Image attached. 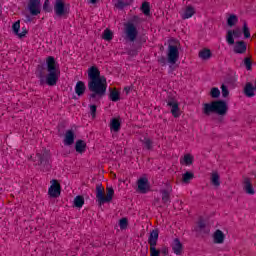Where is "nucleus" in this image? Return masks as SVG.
<instances>
[{
	"label": "nucleus",
	"mask_w": 256,
	"mask_h": 256,
	"mask_svg": "<svg viewBox=\"0 0 256 256\" xmlns=\"http://www.w3.org/2000/svg\"><path fill=\"white\" fill-rule=\"evenodd\" d=\"M102 39H104V41H112L113 32L109 28H106L102 34Z\"/></svg>",
	"instance_id": "30"
},
{
	"label": "nucleus",
	"mask_w": 256,
	"mask_h": 256,
	"mask_svg": "<svg viewBox=\"0 0 256 256\" xmlns=\"http://www.w3.org/2000/svg\"><path fill=\"white\" fill-rule=\"evenodd\" d=\"M92 99H95V97H97V94H95V92H93V94H91L90 96Z\"/></svg>",
	"instance_id": "49"
},
{
	"label": "nucleus",
	"mask_w": 256,
	"mask_h": 256,
	"mask_svg": "<svg viewBox=\"0 0 256 256\" xmlns=\"http://www.w3.org/2000/svg\"><path fill=\"white\" fill-rule=\"evenodd\" d=\"M110 130L114 133H119L121 131V121L117 118H113L110 122Z\"/></svg>",
	"instance_id": "20"
},
{
	"label": "nucleus",
	"mask_w": 256,
	"mask_h": 256,
	"mask_svg": "<svg viewBox=\"0 0 256 256\" xmlns=\"http://www.w3.org/2000/svg\"><path fill=\"white\" fill-rule=\"evenodd\" d=\"M244 191L248 195H255V189L253 188V184H251V180L249 178L244 179Z\"/></svg>",
	"instance_id": "19"
},
{
	"label": "nucleus",
	"mask_w": 256,
	"mask_h": 256,
	"mask_svg": "<svg viewBox=\"0 0 256 256\" xmlns=\"http://www.w3.org/2000/svg\"><path fill=\"white\" fill-rule=\"evenodd\" d=\"M160 63H165V58L162 57L160 60H159Z\"/></svg>",
	"instance_id": "50"
},
{
	"label": "nucleus",
	"mask_w": 256,
	"mask_h": 256,
	"mask_svg": "<svg viewBox=\"0 0 256 256\" xmlns=\"http://www.w3.org/2000/svg\"><path fill=\"white\" fill-rule=\"evenodd\" d=\"M124 91H125L126 95H129V93L131 91V87H129V86L125 87Z\"/></svg>",
	"instance_id": "47"
},
{
	"label": "nucleus",
	"mask_w": 256,
	"mask_h": 256,
	"mask_svg": "<svg viewBox=\"0 0 256 256\" xmlns=\"http://www.w3.org/2000/svg\"><path fill=\"white\" fill-rule=\"evenodd\" d=\"M162 253H164V255H167V248H164V249L162 250Z\"/></svg>",
	"instance_id": "51"
},
{
	"label": "nucleus",
	"mask_w": 256,
	"mask_h": 256,
	"mask_svg": "<svg viewBox=\"0 0 256 256\" xmlns=\"http://www.w3.org/2000/svg\"><path fill=\"white\" fill-rule=\"evenodd\" d=\"M195 15V8L193 6H187L184 13L182 14V19H191Z\"/></svg>",
	"instance_id": "24"
},
{
	"label": "nucleus",
	"mask_w": 256,
	"mask_h": 256,
	"mask_svg": "<svg viewBox=\"0 0 256 256\" xmlns=\"http://www.w3.org/2000/svg\"><path fill=\"white\" fill-rule=\"evenodd\" d=\"M193 155L186 154L183 158H180V165H193Z\"/></svg>",
	"instance_id": "25"
},
{
	"label": "nucleus",
	"mask_w": 256,
	"mask_h": 256,
	"mask_svg": "<svg viewBox=\"0 0 256 256\" xmlns=\"http://www.w3.org/2000/svg\"><path fill=\"white\" fill-rule=\"evenodd\" d=\"M48 195L53 198H57L59 195H61V184H59L57 180H51V186L48 189Z\"/></svg>",
	"instance_id": "9"
},
{
	"label": "nucleus",
	"mask_w": 256,
	"mask_h": 256,
	"mask_svg": "<svg viewBox=\"0 0 256 256\" xmlns=\"http://www.w3.org/2000/svg\"><path fill=\"white\" fill-rule=\"evenodd\" d=\"M227 102L222 100L212 101L211 103L203 104L204 115H211V113H216L217 115H227L228 111Z\"/></svg>",
	"instance_id": "3"
},
{
	"label": "nucleus",
	"mask_w": 256,
	"mask_h": 256,
	"mask_svg": "<svg viewBox=\"0 0 256 256\" xmlns=\"http://www.w3.org/2000/svg\"><path fill=\"white\" fill-rule=\"evenodd\" d=\"M46 67L48 74L46 78L43 75H40V85H49V87H55L57 85V81H59V76L61 75V71L59 70V66H57V62L55 61V57L48 56L46 58Z\"/></svg>",
	"instance_id": "2"
},
{
	"label": "nucleus",
	"mask_w": 256,
	"mask_h": 256,
	"mask_svg": "<svg viewBox=\"0 0 256 256\" xmlns=\"http://www.w3.org/2000/svg\"><path fill=\"white\" fill-rule=\"evenodd\" d=\"M85 89L87 87L85 86V83L83 81H78L75 86V93L78 95V97H81L85 93Z\"/></svg>",
	"instance_id": "23"
},
{
	"label": "nucleus",
	"mask_w": 256,
	"mask_h": 256,
	"mask_svg": "<svg viewBox=\"0 0 256 256\" xmlns=\"http://www.w3.org/2000/svg\"><path fill=\"white\" fill-rule=\"evenodd\" d=\"M221 89H222V97H229V89H227V86L222 84Z\"/></svg>",
	"instance_id": "44"
},
{
	"label": "nucleus",
	"mask_w": 256,
	"mask_h": 256,
	"mask_svg": "<svg viewBox=\"0 0 256 256\" xmlns=\"http://www.w3.org/2000/svg\"><path fill=\"white\" fill-rule=\"evenodd\" d=\"M210 95H211L212 99H219V97L221 95V91L219 90V88L214 87L211 89Z\"/></svg>",
	"instance_id": "36"
},
{
	"label": "nucleus",
	"mask_w": 256,
	"mask_h": 256,
	"mask_svg": "<svg viewBox=\"0 0 256 256\" xmlns=\"http://www.w3.org/2000/svg\"><path fill=\"white\" fill-rule=\"evenodd\" d=\"M141 11H142V13H144V15H150L151 6L149 5V2H143L142 3Z\"/></svg>",
	"instance_id": "33"
},
{
	"label": "nucleus",
	"mask_w": 256,
	"mask_h": 256,
	"mask_svg": "<svg viewBox=\"0 0 256 256\" xmlns=\"http://www.w3.org/2000/svg\"><path fill=\"white\" fill-rule=\"evenodd\" d=\"M172 251L175 255H182L183 254V243L179 238H175L172 243Z\"/></svg>",
	"instance_id": "15"
},
{
	"label": "nucleus",
	"mask_w": 256,
	"mask_h": 256,
	"mask_svg": "<svg viewBox=\"0 0 256 256\" xmlns=\"http://www.w3.org/2000/svg\"><path fill=\"white\" fill-rule=\"evenodd\" d=\"M115 195V190L112 187L106 189V196H105V188L103 185L98 184L96 186V199L98 205H105V203H111L113 201V196Z\"/></svg>",
	"instance_id": "4"
},
{
	"label": "nucleus",
	"mask_w": 256,
	"mask_h": 256,
	"mask_svg": "<svg viewBox=\"0 0 256 256\" xmlns=\"http://www.w3.org/2000/svg\"><path fill=\"white\" fill-rule=\"evenodd\" d=\"M28 9L31 15L33 16L39 15V13H41V1L29 0Z\"/></svg>",
	"instance_id": "10"
},
{
	"label": "nucleus",
	"mask_w": 256,
	"mask_h": 256,
	"mask_svg": "<svg viewBox=\"0 0 256 256\" xmlns=\"http://www.w3.org/2000/svg\"><path fill=\"white\" fill-rule=\"evenodd\" d=\"M75 149L77 153L83 154L87 151V143L83 140L76 141Z\"/></svg>",
	"instance_id": "22"
},
{
	"label": "nucleus",
	"mask_w": 256,
	"mask_h": 256,
	"mask_svg": "<svg viewBox=\"0 0 256 256\" xmlns=\"http://www.w3.org/2000/svg\"><path fill=\"white\" fill-rule=\"evenodd\" d=\"M74 205L75 207H78L79 209H81V207H83V205H85V198H83V196H76L74 199Z\"/></svg>",
	"instance_id": "31"
},
{
	"label": "nucleus",
	"mask_w": 256,
	"mask_h": 256,
	"mask_svg": "<svg viewBox=\"0 0 256 256\" xmlns=\"http://www.w3.org/2000/svg\"><path fill=\"white\" fill-rule=\"evenodd\" d=\"M125 33L128 41H131L132 43L137 39V35H139L137 27L131 22L125 24Z\"/></svg>",
	"instance_id": "6"
},
{
	"label": "nucleus",
	"mask_w": 256,
	"mask_h": 256,
	"mask_svg": "<svg viewBox=\"0 0 256 256\" xmlns=\"http://www.w3.org/2000/svg\"><path fill=\"white\" fill-rule=\"evenodd\" d=\"M214 243L221 245L225 242V234L221 230H216L213 234Z\"/></svg>",
	"instance_id": "18"
},
{
	"label": "nucleus",
	"mask_w": 256,
	"mask_h": 256,
	"mask_svg": "<svg viewBox=\"0 0 256 256\" xmlns=\"http://www.w3.org/2000/svg\"><path fill=\"white\" fill-rule=\"evenodd\" d=\"M139 193H147L149 191V180L145 177L138 179L137 182Z\"/></svg>",
	"instance_id": "13"
},
{
	"label": "nucleus",
	"mask_w": 256,
	"mask_h": 256,
	"mask_svg": "<svg viewBox=\"0 0 256 256\" xmlns=\"http://www.w3.org/2000/svg\"><path fill=\"white\" fill-rule=\"evenodd\" d=\"M212 55L211 50L207 48L200 50L198 53V56L200 59H202V61H209Z\"/></svg>",
	"instance_id": "21"
},
{
	"label": "nucleus",
	"mask_w": 256,
	"mask_h": 256,
	"mask_svg": "<svg viewBox=\"0 0 256 256\" xmlns=\"http://www.w3.org/2000/svg\"><path fill=\"white\" fill-rule=\"evenodd\" d=\"M233 37H234L233 30H229L226 36V41L228 45H235V39Z\"/></svg>",
	"instance_id": "35"
},
{
	"label": "nucleus",
	"mask_w": 256,
	"mask_h": 256,
	"mask_svg": "<svg viewBox=\"0 0 256 256\" xmlns=\"http://www.w3.org/2000/svg\"><path fill=\"white\" fill-rule=\"evenodd\" d=\"M88 89L95 95L103 97L107 92V78L101 76V71L99 68L92 66L88 69Z\"/></svg>",
	"instance_id": "1"
},
{
	"label": "nucleus",
	"mask_w": 256,
	"mask_h": 256,
	"mask_svg": "<svg viewBox=\"0 0 256 256\" xmlns=\"http://www.w3.org/2000/svg\"><path fill=\"white\" fill-rule=\"evenodd\" d=\"M244 65L247 71H251V67L253 65V63L251 62V58H248V57L244 58Z\"/></svg>",
	"instance_id": "41"
},
{
	"label": "nucleus",
	"mask_w": 256,
	"mask_h": 256,
	"mask_svg": "<svg viewBox=\"0 0 256 256\" xmlns=\"http://www.w3.org/2000/svg\"><path fill=\"white\" fill-rule=\"evenodd\" d=\"M243 35L244 39H249L251 37V31L249 30V26H247V22L243 24Z\"/></svg>",
	"instance_id": "37"
},
{
	"label": "nucleus",
	"mask_w": 256,
	"mask_h": 256,
	"mask_svg": "<svg viewBox=\"0 0 256 256\" xmlns=\"http://www.w3.org/2000/svg\"><path fill=\"white\" fill-rule=\"evenodd\" d=\"M167 102V106L171 108V114L173 117H181V112L179 111V102L175 100V98L169 97Z\"/></svg>",
	"instance_id": "7"
},
{
	"label": "nucleus",
	"mask_w": 256,
	"mask_h": 256,
	"mask_svg": "<svg viewBox=\"0 0 256 256\" xmlns=\"http://www.w3.org/2000/svg\"><path fill=\"white\" fill-rule=\"evenodd\" d=\"M198 227H199L200 231H203V229H205V227H207V224H205V221L200 220L198 222Z\"/></svg>",
	"instance_id": "46"
},
{
	"label": "nucleus",
	"mask_w": 256,
	"mask_h": 256,
	"mask_svg": "<svg viewBox=\"0 0 256 256\" xmlns=\"http://www.w3.org/2000/svg\"><path fill=\"white\" fill-rule=\"evenodd\" d=\"M142 143L145 145L146 149H153V142L149 138H145Z\"/></svg>",
	"instance_id": "40"
},
{
	"label": "nucleus",
	"mask_w": 256,
	"mask_h": 256,
	"mask_svg": "<svg viewBox=\"0 0 256 256\" xmlns=\"http://www.w3.org/2000/svg\"><path fill=\"white\" fill-rule=\"evenodd\" d=\"M167 59L170 65H175L179 61V48L176 45L168 46Z\"/></svg>",
	"instance_id": "5"
},
{
	"label": "nucleus",
	"mask_w": 256,
	"mask_h": 256,
	"mask_svg": "<svg viewBox=\"0 0 256 256\" xmlns=\"http://www.w3.org/2000/svg\"><path fill=\"white\" fill-rule=\"evenodd\" d=\"M90 114L92 119H95L97 117V106L95 104L89 105Z\"/></svg>",
	"instance_id": "39"
},
{
	"label": "nucleus",
	"mask_w": 256,
	"mask_h": 256,
	"mask_svg": "<svg viewBox=\"0 0 256 256\" xmlns=\"http://www.w3.org/2000/svg\"><path fill=\"white\" fill-rule=\"evenodd\" d=\"M211 181L214 187H219V185H221V181L219 180V174L217 172H214L212 174Z\"/></svg>",
	"instance_id": "34"
},
{
	"label": "nucleus",
	"mask_w": 256,
	"mask_h": 256,
	"mask_svg": "<svg viewBox=\"0 0 256 256\" xmlns=\"http://www.w3.org/2000/svg\"><path fill=\"white\" fill-rule=\"evenodd\" d=\"M75 143V132L73 130H67L64 136V145L71 146Z\"/></svg>",
	"instance_id": "16"
},
{
	"label": "nucleus",
	"mask_w": 256,
	"mask_h": 256,
	"mask_svg": "<svg viewBox=\"0 0 256 256\" xmlns=\"http://www.w3.org/2000/svg\"><path fill=\"white\" fill-rule=\"evenodd\" d=\"M239 23V18L235 14H231L227 19L228 27H235Z\"/></svg>",
	"instance_id": "27"
},
{
	"label": "nucleus",
	"mask_w": 256,
	"mask_h": 256,
	"mask_svg": "<svg viewBox=\"0 0 256 256\" xmlns=\"http://www.w3.org/2000/svg\"><path fill=\"white\" fill-rule=\"evenodd\" d=\"M160 253L155 246H150V256H159Z\"/></svg>",
	"instance_id": "43"
},
{
	"label": "nucleus",
	"mask_w": 256,
	"mask_h": 256,
	"mask_svg": "<svg viewBox=\"0 0 256 256\" xmlns=\"http://www.w3.org/2000/svg\"><path fill=\"white\" fill-rule=\"evenodd\" d=\"M36 159H38L37 165H47L49 163V158L45 154H36Z\"/></svg>",
	"instance_id": "28"
},
{
	"label": "nucleus",
	"mask_w": 256,
	"mask_h": 256,
	"mask_svg": "<svg viewBox=\"0 0 256 256\" xmlns=\"http://www.w3.org/2000/svg\"><path fill=\"white\" fill-rule=\"evenodd\" d=\"M51 3L49 2V0H45L44 1V5H43V9L46 13H51Z\"/></svg>",
	"instance_id": "42"
},
{
	"label": "nucleus",
	"mask_w": 256,
	"mask_h": 256,
	"mask_svg": "<svg viewBox=\"0 0 256 256\" xmlns=\"http://www.w3.org/2000/svg\"><path fill=\"white\" fill-rule=\"evenodd\" d=\"M157 241H159V230L154 229L150 232L148 237L150 247H157Z\"/></svg>",
	"instance_id": "14"
},
{
	"label": "nucleus",
	"mask_w": 256,
	"mask_h": 256,
	"mask_svg": "<svg viewBox=\"0 0 256 256\" xmlns=\"http://www.w3.org/2000/svg\"><path fill=\"white\" fill-rule=\"evenodd\" d=\"M89 3H91L92 5H95V3H97L98 0H88Z\"/></svg>",
	"instance_id": "48"
},
{
	"label": "nucleus",
	"mask_w": 256,
	"mask_h": 256,
	"mask_svg": "<svg viewBox=\"0 0 256 256\" xmlns=\"http://www.w3.org/2000/svg\"><path fill=\"white\" fill-rule=\"evenodd\" d=\"M234 53H236V55L247 53V42L243 40L235 42Z\"/></svg>",
	"instance_id": "12"
},
{
	"label": "nucleus",
	"mask_w": 256,
	"mask_h": 256,
	"mask_svg": "<svg viewBox=\"0 0 256 256\" xmlns=\"http://www.w3.org/2000/svg\"><path fill=\"white\" fill-rule=\"evenodd\" d=\"M128 225H129V220H127V218H122V219H120V221H119V227H120V229H121L122 231L125 230V229H127Z\"/></svg>",
	"instance_id": "38"
},
{
	"label": "nucleus",
	"mask_w": 256,
	"mask_h": 256,
	"mask_svg": "<svg viewBox=\"0 0 256 256\" xmlns=\"http://www.w3.org/2000/svg\"><path fill=\"white\" fill-rule=\"evenodd\" d=\"M232 35H234V37L239 39V37H241V29L236 28V29L232 30Z\"/></svg>",
	"instance_id": "45"
},
{
	"label": "nucleus",
	"mask_w": 256,
	"mask_h": 256,
	"mask_svg": "<svg viewBox=\"0 0 256 256\" xmlns=\"http://www.w3.org/2000/svg\"><path fill=\"white\" fill-rule=\"evenodd\" d=\"M110 101H113L114 103H117V101H120L121 94L117 90H112L109 94Z\"/></svg>",
	"instance_id": "29"
},
{
	"label": "nucleus",
	"mask_w": 256,
	"mask_h": 256,
	"mask_svg": "<svg viewBox=\"0 0 256 256\" xmlns=\"http://www.w3.org/2000/svg\"><path fill=\"white\" fill-rule=\"evenodd\" d=\"M54 12L56 17H63V15H67V8L65 7L64 0H56L54 4Z\"/></svg>",
	"instance_id": "8"
},
{
	"label": "nucleus",
	"mask_w": 256,
	"mask_h": 256,
	"mask_svg": "<svg viewBox=\"0 0 256 256\" xmlns=\"http://www.w3.org/2000/svg\"><path fill=\"white\" fill-rule=\"evenodd\" d=\"M160 193L162 195V203H164V205H169V203H171V193H173V188L167 186V188L162 189Z\"/></svg>",
	"instance_id": "11"
},
{
	"label": "nucleus",
	"mask_w": 256,
	"mask_h": 256,
	"mask_svg": "<svg viewBox=\"0 0 256 256\" xmlns=\"http://www.w3.org/2000/svg\"><path fill=\"white\" fill-rule=\"evenodd\" d=\"M193 179H195V174L193 172L187 171L182 175L183 183L189 184L191 181H193Z\"/></svg>",
	"instance_id": "26"
},
{
	"label": "nucleus",
	"mask_w": 256,
	"mask_h": 256,
	"mask_svg": "<svg viewBox=\"0 0 256 256\" xmlns=\"http://www.w3.org/2000/svg\"><path fill=\"white\" fill-rule=\"evenodd\" d=\"M19 29H21V21L18 20L12 25V30H13V33L17 35V37H19V39H23V37L27 35V30H24L19 33Z\"/></svg>",
	"instance_id": "17"
},
{
	"label": "nucleus",
	"mask_w": 256,
	"mask_h": 256,
	"mask_svg": "<svg viewBox=\"0 0 256 256\" xmlns=\"http://www.w3.org/2000/svg\"><path fill=\"white\" fill-rule=\"evenodd\" d=\"M131 1L132 0H117L115 7H117V9H124V7L131 5Z\"/></svg>",
	"instance_id": "32"
}]
</instances>
